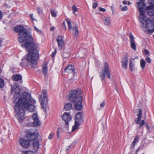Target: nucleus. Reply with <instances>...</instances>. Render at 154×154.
<instances>
[{
    "label": "nucleus",
    "instance_id": "20e7f679",
    "mask_svg": "<svg viewBox=\"0 0 154 154\" xmlns=\"http://www.w3.org/2000/svg\"><path fill=\"white\" fill-rule=\"evenodd\" d=\"M107 75L108 78L110 79V72L109 70V66L108 63L105 62L104 63V67L102 72H101L100 77L102 81L103 84L105 83V78Z\"/></svg>",
    "mask_w": 154,
    "mask_h": 154
},
{
    "label": "nucleus",
    "instance_id": "c03bdc74",
    "mask_svg": "<svg viewBox=\"0 0 154 154\" xmlns=\"http://www.w3.org/2000/svg\"><path fill=\"white\" fill-rule=\"evenodd\" d=\"M66 54H68L66 53V52H64L63 53V54H62V56H63V57H64V58H66L67 57H68V56H67L66 55Z\"/></svg>",
    "mask_w": 154,
    "mask_h": 154
},
{
    "label": "nucleus",
    "instance_id": "e433bc0d",
    "mask_svg": "<svg viewBox=\"0 0 154 154\" xmlns=\"http://www.w3.org/2000/svg\"><path fill=\"white\" fill-rule=\"evenodd\" d=\"M144 51L145 52V55H150V54L149 53V52L147 49H145L144 50Z\"/></svg>",
    "mask_w": 154,
    "mask_h": 154
},
{
    "label": "nucleus",
    "instance_id": "2eb2a0df",
    "mask_svg": "<svg viewBox=\"0 0 154 154\" xmlns=\"http://www.w3.org/2000/svg\"><path fill=\"white\" fill-rule=\"evenodd\" d=\"M20 144L23 147L27 148L30 146L29 141L25 139L20 138L19 139Z\"/></svg>",
    "mask_w": 154,
    "mask_h": 154
},
{
    "label": "nucleus",
    "instance_id": "9d476101",
    "mask_svg": "<svg viewBox=\"0 0 154 154\" xmlns=\"http://www.w3.org/2000/svg\"><path fill=\"white\" fill-rule=\"evenodd\" d=\"M41 101V107L43 109L45 112H46V108L48 102V97L41 96L40 98Z\"/></svg>",
    "mask_w": 154,
    "mask_h": 154
},
{
    "label": "nucleus",
    "instance_id": "49530a36",
    "mask_svg": "<svg viewBox=\"0 0 154 154\" xmlns=\"http://www.w3.org/2000/svg\"><path fill=\"white\" fill-rule=\"evenodd\" d=\"M34 29L38 33H41V31L36 27H34Z\"/></svg>",
    "mask_w": 154,
    "mask_h": 154
},
{
    "label": "nucleus",
    "instance_id": "c85d7f7f",
    "mask_svg": "<svg viewBox=\"0 0 154 154\" xmlns=\"http://www.w3.org/2000/svg\"><path fill=\"white\" fill-rule=\"evenodd\" d=\"M4 85V81L2 79L0 78V88H3Z\"/></svg>",
    "mask_w": 154,
    "mask_h": 154
},
{
    "label": "nucleus",
    "instance_id": "bb28decb",
    "mask_svg": "<svg viewBox=\"0 0 154 154\" xmlns=\"http://www.w3.org/2000/svg\"><path fill=\"white\" fill-rule=\"evenodd\" d=\"M140 66L142 69H143L145 67L146 65L145 61L143 59H141L140 61Z\"/></svg>",
    "mask_w": 154,
    "mask_h": 154
},
{
    "label": "nucleus",
    "instance_id": "cd10ccee",
    "mask_svg": "<svg viewBox=\"0 0 154 154\" xmlns=\"http://www.w3.org/2000/svg\"><path fill=\"white\" fill-rule=\"evenodd\" d=\"M66 20L68 25L69 29V30L70 29H71L72 27L70 19H66Z\"/></svg>",
    "mask_w": 154,
    "mask_h": 154
},
{
    "label": "nucleus",
    "instance_id": "864d4df0",
    "mask_svg": "<svg viewBox=\"0 0 154 154\" xmlns=\"http://www.w3.org/2000/svg\"><path fill=\"white\" fill-rule=\"evenodd\" d=\"M2 17V12H0V19H1Z\"/></svg>",
    "mask_w": 154,
    "mask_h": 154
},
{
    "label": "nucleus",
    "instance_id": "f704fd0d",
    "mask_svg": "<svg viewBox=\"0 0 154 154\" xmlns=\"http://www.w3.org/2000/svg\"><path fill=\"white\" fill-rule=\"evenodd\" d=\"M23 154H34V153L32 151H29L24 152Z\"/></svg>",
    "mask_w": 154,
    "mask_h": 154
},
{
    "label": "nucleus",
    "instance_id": "4468645a",
    "mask_svg": "<svg viewBox=\"0 0 154 154\" xmlns=\"http://www.w3.org/2000/svg\"><path fill=\"white\" fill-rule=\"evenodd\" d=\"M63 36H58L56 39V41L58 44V47L61 50L63 47L64 46L65 44L63 40Z\"/></svg>",
    "mask_w": 154,
    "mask_h": 154
},
{
    "label": "nucleus",
    "instance_id": "9b49d317",
    "mask_svg": "<svg viewBox=\"0 0 154 154\" xmlns=\"http://www.w3.org/2000/svg\"><path fill=\"white\" fill-rule=\"evenodd\" d=\"M32 119L33 121V126L34 127H37L41 125L38 115L37 113H33L32 115Z\"/></svg>",
    "mask_w": 154,
    "mask_h": 154
},
{
    "label": "nucleus",
    "instance_id": "393cba45",
    "mask_svg": "<svg viewBox=\"0 0 154 154\" xmlns=\"http://www.w3.org/2000/svg\"><path fill=\"white\" fill-rule=\"evenodd\" d=\"M145 11H150L152 10H154V4L151 5L147 6L145 8Z\"/></svg>",
    "mask_w": 154,
    "mask_h": 154
},
{
    "label": "nucleus",
    "instance_id": "f03ea898",
    "mask_svg": "<svg viewBox=\"0 0 154 154\" xmlns=\"http://www.w3.org/2000/svg\"><path fill=\"white\" fill-rule=\"evenodd\" d=\"M14 89L15 95L13 99L14 103H16L14 108L16 113V116L20 122L24 119L26 109L30 112L35 111V106L33 104L36 103V102L32 98L31 95L26 92H23L22 96L19 97L20 90L17 86H11V94H12Z\"/></svg>",
    "mask_w": 154,
    "mask_h": 154
},
{
    "label": "nucleus",
    "instance_id": "1a4fd4ad",
    "mask_svg": "<svg viewBox=\"0 0 154 154\" xmlns=\"http://www.w3.org/2000/svg\"><path fill=\"white\" fill-rule=\"evenodd\" d=\"M78 100L75 101L74 105L75 109L78 110H81L83 108V106L82 103V97H79Z\"/></svg>",
    "mask_w": 154,
    "mask_h": 154
},
{
    "label": "nucleus",
    "instance_id": "4be33fe9",
    "mask_svg": "<svg viewBox=\"0 0 154 154\" xmlns=\"http://www.w3.org/2000/svg\"><path fill=\"white\" fill-rule=\"evenodd\" d=\"M103 20L105 25H109L110 24V19L109 17H105L103 18Z\"/></svg>",
    "mask_w": 154,
    "mask_h": 154
},
{
    "label": "nucleus",
    "instance_id": "5701e85b",
    "mask_svg": "<svg viewBox=\"0 0 154 154\" xmlns=\"http://www.w3.org/2000/svg\"><path fill=\"white\" fill-rule=\"evenodd\" d=\"M33 146L35 150H37L39 148V143L38 140H37L33 141Z\"/></svg>",
    "mask_w": 154,
    "mask_h": 154
},
{
    "label": "nucleus",
    "instance_id": "ddd939ff",
    "mask_svg": "<svg viewBox=\"0 0 154 154\" xmlns=\"http://www.w3.org/2000/svg\"><path fill=\"white\" fill-rule=\"evenodd\" d=\"M65 122L66 125H69V122L71 120L72 117L70 114L67 112H65L63 115L61 116Z\"/></svg>",
    "mask_w": 154,
    "mask_h": 154
},
{
    "label": "nucleus",
    "instance_id": "a18cd8bd",
    "mask_svg": "<svg viewBox=\"0 0 154 154\" xmlns=\"http://www.w3.org/2000/svg\"><path fill=\"white\" fill-rule=\"evenodd\" d=\"M105 104L106 103L105 102H103L100 104V106L102 108H103L104 107Z\"/></svg>",
    "mask_w": 154,
    "mask_h": 154
},
{
    "label": "nucleus",
    "instance_id": "39448f33",
    "mask_svg": "<svg viewBox=\"0 0 154 154\" xmlns=\"http://www.w3.org/2000/svg\"><path fill=\"white\" fill-rule=\"evenodd\" d=\"M146 20L145 29L144 31L147 34L152 33L154 32V23L151 18H149Z\"/></svg>",
    "mask_w": 154,
    "mask_h": 154
},
{
    "label": "nucleus",
    "instance_id": "603ef678",
    "mask_svg": "<svg viewBox=\"0 0 154 154\" xmlns=\"http://www.w3.org/2000/svg\"><path fill=\"white\" fill-rule=\"evenodd\" d=\"M149 3H151L152 2H154V0H148Z\"/></svg>",
    "mask_w": 154,
    "mask_h": 154
},
{
    "label": "nucleus",
    "instance_id": "13d9d810",
    "mask_svg": "<svg viewBox=\"0 0 154 154\" xmlns=\"http://www.w3.org/2000/svg\"><path fill=\"white\" fill-rule=\"evenodd\" d=\"M128 5H130V2H128Z\"/></svg>",
    "mask_w": 154,
    "mask_h": 154
},
{
    "label": "nucleus",
    "instance_id": "7ed1b4c3",
    "mask_svg": "<svg viewBox=\"0 0 154 154\" xmlns=\"http://www.w3.org/2000/svg\"><path fill=\"white\" fill-rule=\"evenodd\" d=\"M145 1H140L137 2V3L138 10L140 12L139 14V21L142 23L143 26V23L145 20L146 19V17L145 15V7L146 4L144 2Z\"/></svg>",
    "mask_w": 154,
    "mask_h": 154
},
{
    "label": "nucleus",
    "instance_id": "0eeeda50",
    "mask_svg": "<svg viewBox=\"0 0 154 154\" xmlns=\"http://www.w3.org/2000/svg\"><path fill=\"white\" fill-rule=\"evenodd\" d=\"M82 113L79 112L75 116V125L72 127V131H73L77 129L81 124L83 122L82 117Z\"/></svg>",
    "mask_w": 154,
    "mask_h": 154
},
{
    "label": "nucleus",
    "instance_id": "37998d69",
    "mask_svg": "<svg viewBox=\"0 0 154 154\" xmlns=\"http://www.w3.org/2000/svg\"><path fill=\"white\" fill-rule=\"evenodd\" d=\"M53 136H54L53 134L51 133L49 136L48 138L49 139H51L53 138Z\"/></svg>",
    "mask_w": 154,
    "mask_h": 154
},
{
    "label": "nucleus",
    "instance_id": "4c0bfd02",
    "mask_svg": "<svg viewBox=\"0 0 154 154\" xmlns=\"http://www.w3.org/2000/svg\"><path fill=\"white\" fill-rule=\"evenodd\" d=\"M128 9V8L127 6H125L122 7L121 9V10L122 11H125L127 10Z\"/></svg>",
    "mask_w": 154,
    "mask_h": 154
},
{
    "label": "nucleus",
    "instance_id": "58836bf2",
    "mask_svg": "<svg viewBox=\"0 0 154 154\" xmlns=\"http://www.w3.org/2000/svg\"><path fill=\"white\" fill-rule=\"evenodd\" d=\"M57 51V49L56 48H55L54 51L51 54V57H53L55 56V54H56Z\"/></svg>",
    "mask_w": 154,
    "mask_h": 154
},
{
    "label": "nucleus",
    "instance_id": "6ab92c4d",
    "mask_svg": "<svg viewBox=\"0 0 154 154\" xmlns=\"http://www.w3.org/2000/svg\"><path fill=\"white\" fill-rule=\"evenodd\" d=\"M75 68L73 66L69 65L65 69V71L67 73H72L75 71Z\"/></svg>",
    "mask_w": 154,
    "mask_h": 154
},
{
    "label": "nucleus",
    "instance_id": "79ce46f5",
    "mask_svg": "<svg viewBox=\"0 0 154 154\" xmlns=\"http://www.w3.org/2000/svg\"><path fill=\"white\" fill-rule=\"evenodd\" d=\"M98 9L100 11L102 12H105L106 11V10L105 9L102 8L101 7H99L98 8Z\"/></svg>",
    "mask_w": 154,
    "mask_h": 154
},
{
    "label": "nucleus",
    "instance_id": "09e8293b",
    "mask_svg": "<svg viewBox=\"0 0 154 154\" xmlns=\"http://www.w3.org/2000/svg\"><path fill=\"white\" fill-rule=\"evenodd\" d=\"M135 143H135L133 142L132 143L131 145V147L133 148H134L135 145Z\"/></svg>",
    "mask_w": 154,
    "mask_h": 154
},
{
    "label": "nucleus",
    "instance_id": "c9c22d12",
    "mask_svg": "<svg viewBox=\"0 0 154 154\" xmlns=\"http://www.w3.org/2000/svg\"><path fill=\"white\" fill-rule=\"evenodd\" d=\"M139 137L138 136H137L136 137H135L134 140V141H133V142L134 143H136V142H137V141L139 140Z\"/></svg>",
    "mask_w": 154,
    "mask_h": 154
},
{
    "label": "nucleus",
    "instance_id": "a19ab883",
    "mask_svg": "<svg viewBox=\"0 0 154 154\" xmlns=\"http://www.w3.org/2000/svg\"><path fill=\"white\" fill-rule=\"evenodd\" d=\"M98 4L97 3H93V8L95 9L97 6Z\"/></svg>",
    "mask_w": 154,
    "mask_h": 154
},
{
    "label": "nucleus",
    "instance_id": "f3484780",
    "mask_svg": "<svg viewBox=\"0 0 154 154\" xmlns=\"http://www.w3.org/2000/svg\"><path fill=\"white\" fill-rule=\"evenodd\" d=\"M128 61V55L126 54L123 57L122 62V68L125 69L127 68Z\"/></svg>",
    "mask_w": 154,
    "mask_h": 154
},
{
    "label": "nucleus",
    "instance_id": "ea45409f",
    "mask_svg": "<svg viewBox=\"0 0 154 154\" xmlns=\"http://www.w3.org/2000/svg\"><path fill=\"white\" fill-rule=\"evenodd\" d=\"M38 10V14H41L42 12V10L39 7H38L37 8Z\"/></svg>",
    "mask_w": 154,
    "mask_h": 154
},
{
    "label": "nucleus",
    "instance_id": "3c124183",
    "mask_svg": "<svg viewBox=\"0 0 154 154\" xmlns=\"http://www.w3.org/2000/svg\"><path fill=\"white\" fill-rule=\"evenodd\" d=\"M54 29V26L50 28V30L51 31H53Z\"/></svg>",
    "mask_w": 154,
    "mask_h": 154
},
{
    "label": "nucleus",
    "instance_id": "f257e3e1",
    "mask_svg": "<svg viewBox=\"0 0 154 154\" xmlns=\"http://www.w3.org/2000/svg\"><path fill=\"white\" fill-rule=\"evenodd\" d=\"M14 30L16 32H19V42L24 43V45H22L21 46L25 47L29 52L26 59L22 60L23 62L20 63V65L23 67L25 66H31L32 67L33 65L37 64L38 57V51L37 49L36 44L33 42L32 38L29 35V32L23 26H16L14 27Z\"/></svg>",
    "mask_w": 154,
    "mask_h": 154
},
{
    "label": "nucleus",
    "instance_id": "aec40b11",
    "mask_svg": "<svg viewBox=\"0 0 154 154\" xmlns=\"http://www.w3.org/2000/svg\"><path fill=\"white\" fill-rule=\"evenodd\" d=\"M48 63L47 62H45L42 65V72L44 75L45 76L47 74L48 72V68H47Z\"/></svg>",
    "mask_w": 154,
    "mask_h": 154
},
{
    "label": "nucleus",
    "instance_id": "4d7b16f0",
    "mask_svg": "<svg viewBox=\"0 0 154 154\" xmlns=\"http://www.w3.org/2000/svg\"><path fill=\"white\" fill-rule=\"evenodd\" d=\"M63 25L65 27V29H66V27H65V22H63Z\"/></svg>",
    "mask_w": 154,
    "mask_h": 154
},
{
    "label": "nucleus",
    "instance_id": "a211bd4d",
    "mask_svg": "<svg viewBox=\"0 0 154 154\" xmlns=\"http://www.w3.org/2000/svg\"><path fill=\"white\" fill-rule=\"evenodd\" d=\"M22 76L19 74H14L13 75L12 77V79L13 81H21V83H22Z\"/></svg>",
    "mask_w": 154,
    "mask_h": 154
},
{
    "label": "nucleus",
    "instance_id": "8fccbe9b",
    "mask_svg": "<svg viewBox=\"0 0 154 154\" xmlns=\"http://www.w3.org/2000/svg\"><path fill=\"white\" fill-rule=\"evenodd\" d=\"M30 17L31 18L32 20L33 21L34 20L33 18V15L32 14H30Z\"/></svg>",
    "mask_w": 154,
    "mask_h": 154
},
{
    "label": "nucleus",
    "instance_id": "b1692460",
    "mask_svg": "<svg viewBox=\"0 0 154 154\" xmlns=\"http://www.w3.org/2000/svg\"><path fill=\"white\" fill-rule=\"evenodd\" d=\"M73 32L74 35L77 37L79 33V31L78 30V28L77 26H75L73 28Z\"/></svg>",
    "mask_w": 154,
    "mask_h": 154
},
{
    "label": "nucleus",
    "instance_id": "de8ad7c7",
    "mask_svg": "<svg viewBox=\"0 0 154 154\" xmlns=\"http://www.w3.org/2000/svg\"><path fill=\"white\" fill-rule=\"evenodd\" d=\"M57 137L59 138H60V135H59V129H58L57 130Z\"/></svg>",
    "mask_w": 154,
    "mask_h": 154
},
{
    "label": "nucleus",
    "instance_id": "423d86ee",
    "mask_svg": "<svg viewBox=\"0 0 154 154\" xmlns=\"http://www.w3.org/2000/svg\"><path fill=\"white\" fill-rule=\"evenodd\" d=\"M137 117L134 119L135 122L137 124H139V128H141V127L145 124L146 128L148 130H149L150 128L149 127L147 123H145L144 120H142L141 122H140L142 117V110L138 109H137Z\"/></svg>",
    "mask_w": 154,
    "mask_h": 154
},
{
    "label": "nucleus",
    "instance_id": "412c9836",
    "mask_svg": "<svg viewBox=\"0 0 154 154\" xmlns=\"http://www.w3.org/2000/svg\"><path fill=\"white\" fill-rule=\"evenodd\" d=\"M129 69L131 71H133L135 69L134 64L131 59H130L129 60Z\"/></svg>",
    "mask_w": 154,
    "mask_h": 154
},
{
    "label": "nucleus",
    "instance_id": "7c9ffc66",
    "mask_svg": "<svg viewBox=\"0 0 154 154\" xmlns=\"http://www.w3.org/2000/svg\"><path fill=\"white\" fill-rule=\"evenodd\" d=\"M73 13L74 14H75V12L78 11L77 8L76 7L75 5H73L72 7Z\"/></svg>",
    "mask_w": 154,
    "mask_h": 154
},
{
    "label": "nucleus",
    "instance_id": "2f4dec72",
    "mask_svg": "<svg viewBox=\"0 0 154 154\" xmlns=\"http://www.w3.org/2000/svg\"><path fill=\"white\" fill-rule=\"evenodd\" d=\"M41 96H43V97H48L47 95V92L46 91L43 90L42 91V94Z\"/></svg>",
    "mask_w": 154,
    "mask_h": 154
},
{
    "label": "nucleus",
    "instance_id": "a878e982",
    "mask_svg": "<svg viewBox=\"0 0 154 154\" xmlns=\"http://www.w3.org/2000/svg\"><path fill=\"white\" fill-rule=\"evenodd\" d=\"M72 107V105L71 103H66L64 106V108L66 110H69Z\"/></svg>",
    "mask_w": 154,
    "mask_h": 154
},
{
    "label": "nucleus",
    "instance_id": "bf43d9fd",
    "mask_svg": "<svg viewBox=\"0 0 154 154\" xmlns=\"http://www.w3.org/2000/svg\"><path fill=\"white\" fill-rule=\"evenodd\" d=\"M93 0V1H96V0Z\"/></svg>",
    "mask_w": 154,
    "mask_h": 154
},
{
    "label": "nucleus",
    "instance_id": "6e6552de",
    "mask_svg": "<svg viewBox=\"0 0 154 154\" xmlns=\"http://www.w3.org/2000/svg\"><path fill=\"white\" fill-rule=\"evenodd\" d=\"M81 93V90L78 89L71 91L70 94L69 100L72 102H74L78 100L79 97H82L80 96Z\"/></svg>",
    "mask_w": 154,
    "mask_h": 154
},
{
    "label": "nucleus",
    "instance_id": "473e14b6",
    "mask_svg": "<svg viewBox=\"0 0 154 154\" xmlns=\"http://www.w3.org/2000/svg\"><path fill=\"white\" fill-rule=\"evenodd\" d=\"M145 60L146 62L149 63H150L152 61L151 60L148 56L146 57Z\"/></svg>",
    "mask_w": 154,
    "mask_h": 154
},
{
    "label": "nucleus",
    "instance_id": "5fc2aeb1",
    "mask_svg": "<svg viewBox=\"0 0 154 154\" xmlns=\"http://www.w3.org/2000/svg\"><path fill=\"white\" fill-rule=\"evenodd\" d=\"M122 3L124 5H126L127 3V2H126L125 1H123Z\"/></svg>",
    "mask_w": 154,
    "mask_h": 154
},
{
    "label": "nucleus",
    "instance_id": "f8f14e48",
    "mask_svg": "<svg viewBox=\"0 0 154 154\" xmlns=\"http://www.w3.org/2000/svg\"><path fill=\"white\" fill-rule=\"evenodd\" d=\"M39 136V134L38 132H29L27 134V137L29 140L33 141L37 139Z\"/></svg>",
    "mask_w": 154,
    "mask_h": 154
},
{
    "label": "nucleus",
    "instance_id": "72a5a7b5",
    "mask_svg": "<svg viewBox=\"0 0 154 154\" xmlns=\"http://www.w3.org/2000/svg\"><path fill=\"white\" fill-rule=\"evenodd\" d=\"M51 14L52 17H56L57 14L54 11L52 10H51Z\"/></svg>",
    "mask_w": 154,
    "mask_h": 154
},
{
    "label": "nucleus",
    "instance_id": "c756f323",
    "mask_svg": "<svg viewBox=\"0 0 154 154\" xmlns=\"http://www.w3.org/2000/svg\"><path fill=\"white\" fill-rule=\"evenodd\" d=\"M148 15L150 16H154V10H152L150 11H148L147 12Z\"/></svg>",
    "mask_w": 154,
    "mask_h": 154
},
{
    "label": "nucleus",
    "instance_id": "6e6d98bb",
    "mask_svg": "<svg viewBox=\"0 0 154 154\" xmlns=\"http://www.w3.org/2000/svg\"><path fill=\"white\" fill-rule=\"evenodd\" d=\"M71 148V146H68V149H67V150H68L69 149H70Z\"/></svg>",
    "mask_w": 154,
    "mask_h": 154
},
{
    "label": "nucleus",
    "instance_id": "dca6fc26",
    "mask_svg": "<svg viewBox=\"0 0 154 154\" xmlns=\"http://www.w3.org/2000/svg\"><path fill=\"white\" fill-rule=\"evenodd\" d=\"M130 39V45L131 48L134 50H136V45L135 42L134 37L131 32H130L129 35Z\"/></svg>",
    "mask_w": 154,
    "mask_h": 154
}]
</instances>
